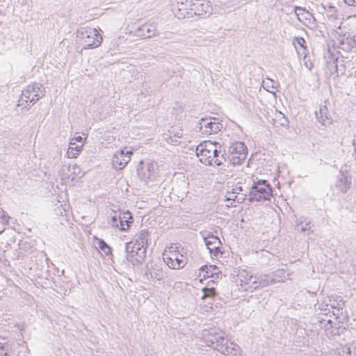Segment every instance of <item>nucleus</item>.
Instances as JSON below:
<instances>
[{
	"mask_svg": "<svg viewBox=\"0 0 356 356\" xmlns=\"http://www.w3.org/2000/svg\"><path fill=\"white\" fill-rule=\"evenodd\" d=\"M79 42L85 49H93L99 47L102 38L95 28L82 27L77 31Z\"/></svg>",
	"mask_w": 356,
	"mask_h": 356,
	"instance_id": "obj_1",
	"label": "nucleus"
},
{
	"mask_svg": "<svg viewBox=\"0 0 356 356\" xmlns=\"http://www.w3.org/2000/svg\"><path fill=\"white\" fill-rule=\"evenodd\" d=\"M179 10H187V13L193 16H204L211 13L212 8L207 0H184L181 2Z\"/></svg>",
	"mask_w": 356,
	"mask_h": 356,
	"instance_id": "obj_2",
	"label": "nucleus"
},
{
	"mask_svg": "<svg viewBox=\"0 0 356 356\" xmlns=\"http://www.w3.org/2000/svg\"><path fill=\"white\" fill-rule=\"evenodd\" d=\"M272 188L266 180H259L254 183L249 191L250 201L261 202L270 200L272 196Z\"/></svg>",
	"mask_w": 356,
	"mask_h": 356,
	"instance_id": "obj_3",
	"label": "nucleus"
},
{
	"mask_svg": "<svg viewBox=\"0 0 356 356\" xmlns=\"http://www.w3.org/2000/svg\"><path fill=\"white\" fill-rule=\"evenodd\" d=\"M202 337L207 346H212L218 352L227 338L224 331L216 327L204 330Z\"/></svg>",
	"mask_w": 356,
	"mask_h": 356,
	"instance_id": "obj_4",
	"label": "nucleus"
},
{
	"mask_svg": "<svg viewBox=\"0 0 356 356\" xmlns=\"http://www.w3.org/2000/svg\"><path fill=\"white\" fill-rule=\"evenodd\" d=\"M45 95L44 86L39 83L29 84L22 90L20 101L34 104Z\"/></svg>",
	"mask_w": 356,
	"mask_h": 356,
	"instance_id": "obj_5",
	"label": "nucleus"
},
{
	"mask_svg": "<svg viewBox=\"0 0 356 356\" xmlns=\"http://www.w3.org/2000/svg\"><path fill=\"white\" fill-rule=\"evenodd\" d=\"M145 247H140L136 243H127L125 245V252L127 253V259L134 266H138L143 263L146 257Z\"/></svg>",
	"mask_w": 356,
	"mask_h": 356,
	"instance_id": "obj_6",
	"label": "nucleus"
},
{
	"mask_svg": "<svg viewBox=\"0 0 356 356\" xmlns=\"http://www.w3.org/2000/svg\"><path fill=\"white\" fill-rule=\"evenodd\" d=\"M227 161L234 165H240L247 156V147L242 142L232 143L227 152Z\"/></svg>",
	"mask_w": 356,
	"mask_h": 356,
	"instance_id": "obj_7",
	"label": "nucleus"
},
{
	"mask_svg": "<svg viewBox=\"0 0 356 356\" xmlns=\"http://www.w3.org/2000/svg\"><path fill=\"white\" fill-rule=\"evenodd\" d=\"M255 276L250 271L245 269L238 270L235 282L239 286L240 290L252 292L255 290Z\"/></svg>",
	"mask_w": 356,
	"mask_h": 356,
	"instance_id": "obj_8",
	"label": "nucleus"
},
{
	"mask_svg": "<svg viewBox=\"0 0 356 356\" xmlns=\"http://www.w3.org/2000/svg\"><path fill=\"white\" fill-rule=\"evenodd\" d=\"M163 259L170 268L175 270L183 268L188 261L186 252L179 251L175 253H163Z\"/></svg>",
	"mask_w": 356,
	"mask_h": 356,
	"instance_id": "obj_9",
	"label": "nucleus"
},
{
	"mask_svg": "<svg viewBox=\"0 0 356 356\" xmlns=\"http://www.w3.org/2000/svg\"><path fill=\"white\" fill-rule=\"evenodd\" d=\"M213 147L214 143L211 141H204L196 147V155L202 163L211 165Z\"/></svg>",
	"mask_w": 356,
	"mask_h": 356,
	"instance_id": "obj_10",
	"label": "nucleus"
},
{
	"mask_svg": "<svg viewBox=\"0 0 356 356\" xmlns=\"http://www.w3.org/2000/svg\"><path fill=\"white\" fill-rule=\"evenodd\" d=\"M222 127V124L218 122V120L216 118H202L196 127V129L203 134L209 135L218 133Z\"/></svg>",
	"mask_w": 356,
	"mask_h": 356,
	"instance_id": "obj_11",
	"label": "nucleus"
},
{
	"mask_svg": "<svg viewBox=\"0 0 356 356\" xmlns=\"http://www.w3.org/2000/svg\"><path fill=\"white\" fill-rule=\"evenodd\" d=\"M321 13L326 17L327 23L334 29H340L342 24V17L337 8L332 6H321Z\"/></svg>",
	"mask_w": 356,
	"mask_h": 356,
	"instance_id": "obj_12",
	"label": "nucleus"
},
{
	"mask_svg": "<svg viewBox=\"0 0 356 356\" xmlns=\"http://www.w3.org/2000/svg\"><path fill=\"white\" fill-rule=\"evenodd\" d=\"M141 166L138 168V175L140 179L147 181L156 177L158 172L156 162H141Z\"/></svg>",
	"mask_w": 356,
	"mask_h": 356,
	"instance_id": "obj_13",
	"label": "nucleus"
},
{
	"mask_svg": "<svg viewBox=\"0 0 356 356\" xmlns=\"http://www.w3.org/2000/svg\"><path fill=\"white\" fill-rule=\"evenodd\" d=\"M132 152L122 149L117 152L112 159V164L115 169L121 170L125 167L130 160Z\"/></svg>",
	"mask_w": 356,
	"mask_h": 356,
	"instance_id": "obj_14",
	"label": "nucleus"
},
{
	"mask_svg": "<svg viewBox=\"0 0 356 356\" xmlns=\"http://www.w3.org/2000/svg\"><path fill=\"white\" fill-rule=\"evenodd\" d=\"M214 154H212L211 165L220 166L227 161V154L222 146L218 142H214Z\"/></svg>",
	"mask_w": 356,
	"mask_h": 356,
	"instance_id": "obj_15",
	"label": "nucleus"
},
{
	"mask_svg": "<svg viewBox=\"0 0 356 356\" xmlns=\"http://www.w3.org/2000/svg\"><path fill=\"white\" fill-rule=\"evenodd\" d=\"M351 186V177L347 170H340L335 186L342 193H346Z\"/></svg>",
	"mask_w": 356,
	"mask_h": 356,
	"instance_id": "obj_16",
	"label": "nucleus"
},
{
	"mask_svg": "<svg viewBox=\"0 0 356 356\" xmlns=\"http://www.w3.org/2000/svg\"><path fill=\"white\" fill-rule=\"evenodd\" d=\"M219 352L227 356H241L242 350L237 343L227 338Z\"/></svg>",
	"mask_w": 356,
	"mask_h": 356,
	"instance_id": "obj_17",
	"label": "nucleus"
},
{
	"mask_svg": "<svg viewBox=\"0 0 356 356\" xmlns=\"http://www.w3.org/2000/svg\"><path fill=\"white\" fill-rule=\"evenodd\" d=\"M135 35L144 38L154 37L157 35L156 26L153 23L143 24L136 30Z\"/></svg>",
	"mask_w": 356,
	"mask_h": 356,
	"instance_id": "obj_18",
	"label": "nucleus"
},
{
	"mask_svg": "<svg viewBox=\"0 0 356 356\" xmlns=\"http://www.w3.org/2000/svg\"><path fill=\"white\" fill-rule=\"evenodd\" d=\"M205 245H207V248L209 250V252L211 254H214V255H216L218 252H220V247L222 245V243L220 242V238L214 236L213 234H208V236H205L204 238Z\"/></svg>",
	"mask_w": 356,
	"mask_h": 356,
	"instance_id": "obj_19",
	"label": "nucleus"
},
{
	"mask_svg": "<svg viewBox=\"0 0 356 356\" xmlns=\"http://www.w3.org/2000/svg\"><path fill=\"white\" fill-rule=\"evenodd\" d=\"M146 275L154 281H161L167 277V273L161 266L154 264L147 268Z\"/></svg>",
	"mask_w": 356,
	"mask_h": 356,
	"instance_id": "obj_20",
	"label": "nucleus"
},
{
	"mask_svg": "<svg viewBox=\"0 0 356 356\" xmlns=\"http://www.w3.org/2000/svg\"><path fill=\"white\" fill-rule=\"evenodd\" d=\"M316 117L318 122L323 126H329L332 122L331 115L325 106H321L319 111H316Z\"/></svg>",
	"mask_w": 356,
	"mask_h": 356,
	"instance_id": "obj_21",
	"label": "nucleus"
},
{
	"mask_svg": "<svg viewBox=\"0 0 356 356\" xmlns=\"http://www.w3.org/2000/svg\"><path fill=\"white\" fill-rule=\"evenodd\" d=\"M79 171L80 168L76 164L72 165H63L61 170L62 179H68L73 181Z\"/></svg>",
	"mask_w": 356,
	"mask_h": 356,
	"instance_id": "obj_22",
	"label": "nucleus"
},
{
	"mask_svg": "<svg viewBox=\"0 0 356 356\" xmlns=\"http://www.w3.org/2000/svg\"><path fill=\"white\" fill-rule=\"evenodd\" d=\"M168 132V138H165L167 142L174 145L179 144L180 143L179 139L183 136V130L178 127H172Z\"/></svg>",
	"mask_w": 356,
	"mask_h": 356,
	"instance_id": "obj_23",
	"label": "nucleus"
},
{
	"mask_svg": "<svg viewBox=\"0 0 356 356\" xmlns=\"http://www.w3.org/2000/svg\"><path fill=\"white\" fill-rule=\"evenodd\" d=\"M256 282H254L255 290L259 288H263L267 286L270 284H273V277L270 275V274L267 275H261L259 276H255Z\"/></svg>",
	"mask_w": 356,
	"mask_h": 356,
	"instance_id": "obj_24",
	"label": "nucleus"
},
{
	"mask_svg": "<svg viewBox=\"0 0 356 356\" xmlns=\"http://www.w3.org/2000/svg\"><path fill=\"white\" fill-rule=\"evenodd\" d=\"M149 233L148 231L143 229L141 230L134 238L131 243H136L140 245V247H147V241L149 240Z\"/></svg>",
	"mask_w": 356,
	"mask_h": 356,
	"instance_id": "obj_25",
	"label": "nucleus"
},
{
	"mask_svg": "<svg viewBox=\"0 0 356 356\" xmlns=\"http://www.w3.org/2000/svg\"><path fill=\"white\" fill-rule=\"evenodd\" d=\"M12 350V343L6 338L0 337V356H10Z\"/></svg>",
	"mask_w": 356,
	"mask_h": 356,
	"instance_id": "obj_26",
	"label": "nucleus"
},
{
	"mask_svg": "<svg viewBox=\"0 0 356 356\" xmlns=\"http://www.w3.org/2000/svg\"><path fill=\"white\" fill-rule=\"evenodd\" d=\"M83 146V143L76 144L75 142H70L67 152V157L70 159L76 158L81 152Z\"/></svg>",
	"mask_w": 356,
	"mask_h": 356,
	"instance_id": "obj_27",
	"label": "nucleus"
},
{
	"mask_svg": "<svg viewBox=\"0 0 356 356\" xmlns=\"http://www.w3.org/2000/svg\"><path fill=\"white\" fill-rule=\"evenodd\" d=\"M334 355L336 356H356V346L353 350L347 346H341L336 348Z\"/></svg>",
	"mask_w": 356,
	"mask_h": 356,
	"instance_id": "obj_28",
	"label": "nucleus"
},
{
	"mask_svg": "<svg viewBox=\"0 0 356 356\" xmlns=\"http://www.w3.org/2000/svg\"><path fill=\"white\" fill-rule=\"evenodd\" d=\"M270 275L273 277V280H275L273 281L274 284L282 282L289 276V275L287 274L284 269H278L270 273Z\"/></svg>",
	"mask_w": 356,
	"mask_h": 356,
	"instance_id": "obj_29",
	"label": "nucleus"
},
{
	"mask_svg": "<svg viewBox=\"0 0 356 356\" xmlns=\"http://www.w3.org/2000/svg\"><path fill=\"white\" fill-rule=\"evenodd\" d=\"M277 85V82L269 78H267L266 81L264 80L262 81L263 88L269 92H271L273 94H275Z\"/></svg>",
	"mask_w": 356,
	"mask_h": 356,
	"instance_id": "obj_30",
	"label": "nucleus"
},
{
	"mask_svg": "<svg viewBox=\"0 0 356 356\" xmlns=\"http://www.w3.org/2000/svg\"><path fill=\"white\" fill-rule=\"evenodd\" d=\"M341 44L343 46L342 49L346 51H350L353 47L356 46L355 36L351 38L348 36L342 39Z\"/></svg>",
	"mask_w": 356,
	"mask_h": 356,
	"instance_id": "obj_31",
	"label": "nucleus"
},
{
	"mask_svg": "<svg viewBox=\"0 0 356 356\" xmlns=\"http://www.w3.org/2000/svg\"><path fill=\"white\" fill-rule=\"evenodd\" d=\"M245 196H246V193H242L241 196L237 195L236 193H233V191H228L226 193L225 198L227 200H232L237 203H242L245 200Z\"/></svg>",
	"mask_w": 356,
	"mask_h": 356,
	"instance_id": "obj_32",
	"label": "nucleus"
},
{
	"mask_svg": "<svg viewBox=\"0 0 356 356\" xmlns=\"http://www.w3.org/2000/svg\"><path fill=\"white\" fill-rule=\"evenodd\" d=\"M128 218H131L130 213H124L123 217L121 218L120 222H119L118 228L122 231L127 230L130 224L132 223V221L127 220Z\"/></svg>",
	"mask_w": 356,
	"mask_h": 356,
	"instance_id": "obj_33",
	"label": "nucleus"
},
{
	"mask_svg": "<svg viewBox=\"0 0 356 356\" xmlns=\"http://www.w3.org/2000/svg\"><path fill=\"white\" fill-rule=\"evenodd\" d=\"M296 229L299 232H308L307 234L313 232L310 222H306L305 225H303L302 222H300V223L296 222Z\"/></svg>",
	"mask_w": 356,
	"mask_h": 356,
	"instance_id": "obj_34",
	"label": "nucleus"
},
{
	"mask_svg": "<svg viewBox=\"0 0 356 356\" xmlns=\"http://www.w3.org/2000/svg\"><path fill=\"white\" fill-rule=\"evenodd\" d=\"M97 245L99 248L104 252L106 255H111V248L103 240L98 239Z\"/></svg>",
	"mask_w": 356,
	"mask_h": 356,
	"instance_id": "obj_35",
	"label": "nucleus"
},
{
	"mask_svg": "<svg viewBox=\"0 0 356 356\" xmlns=\"http://www.w3.org/2000/svg\"><path fill=\"white\" fill-rule=\"evenodd\" d=\"M201 270L206 272L207 277H213L218 273V268L216 266L211 265L209 266H204L201 267Z\"/></svg>",
	"mask_w": 356,
	"mask_h": 356,
	"instance_id": "obj_36",
	"label": "nucleus"
},
{
	"mask_svg": "<svg viewBox=\"0 0 356 356\" xmlns=\"http://www.w3.org/2000/svg\"><path fill=\"white\" fill-rule=\"evenodd\" d=\"M204 295L202 296V298L204 299L206 298L209 297H214L216 294V289L213 287L211 288H207L204 287L203 289Z\"/></svg>",
	"mask_w": 356,
	"mask_h": 356,
	"instance_id": "obj_37",
	"label": "nucleus"
},
{
	"mask_svg": "<svg viewBox=\"0 0 356 356\" xmlns=\"http://www.w3.org/2000/svg\"><path fill=\"white\" fill-rule=\"evenodd\" d=\"M330 305L332 308L340 309L345 305V302L341 297H339V300H333V303H330Z\"/></svg>",
	"mask_w": 356,
	"mask_h": 356,
	"instance_id": "obj_38",
	"label": "nucleus"
},
{
	"mask_svg": "<svg viewBox=\"0 0 356 356\" xmlns=\"http://www.w3.org/2000/svg\"><path fill=\"white\" fill-rule=\"evenodd\" d=\"M305 43V40L302 37H296L293 40V44L295 47H297V45L304 47V44Z\"/></svg>",
	"mask_w": 356,
	"mask_h": 356,
	"instance_id": "obj_39",
	"label": "nucleus"
},
{
	"mask_svg": "<svg viewBox=\"0 0 356 356\" xmlns=\"http://www.w3.org/2000/svg\"><path fill=\"white\" fill-rule=\"evenodd\" d=\"M121 218L122 217L120 215H118V216L115 215V216H112V218H111L112 226L118 228V224H119V222H120Z\"/></svg>",
	"mask_w": 356,
	"mask_h": 356,
	"instance_id": "obj_40",
	"label": "nucleus"
},
{
	"mask_svg": "<svg viewBox=\"0 0 356 356\" xmlns=\"http://www.w3.org/2000/svg\"><path fill=\"white\" fill-rule=\"evenodd\" d=\"M179 250H178V247L171 245L170 247H168L165 249V251L163 253H175L177 252Z\"/></svg>",
	"mask_w": 356,
	"mask_h": 356,
	"instance_id": "obj_41",
	"label": "nucleus"
},
{
	"mask_svg": "<svg viewBox=\"0 0 356 356\" xmlns=\"http://www.w3.org/2000/svg\"><path fill=\"white\" fill-rule=\"evenodd\" d=\"M233 193H236L237 195L241 196L242 192L243 191V188L241 186H236L232 188Z\"/></svg>",
	"mask_w": 356,
	"mask_h": 356,
	"instance_id": "obj_42",
	"label": "nucleus"
},
{
	"mask_svg": "<svg viewBox=\"0 0 356 356\" xmlns=\"http://www.w3.org/2000/svg\"><path fill=\"white\" fill-rule=\"evenodd\" d=\"M83 138L82 136H78L76 137H74L73 138L70 142H75L76 143V142L79 143L80 144L83 143Z\"/></svg>",
	"mask_w": 356,
	"mask_h": 356,
	"instance_id": "obj_43",
	"label": "nucleus"
},
{
	"mask_svg": "<svg viewBox=\"0 0 356 356\" xmlns=\"http://www.w3.org/2000/svg\"><path fill=\"white\" fill-rule=\"evenodd\" d=\"M344 2L349 6L356 7V0H344Z\"/></svg>",
	"mask_w": 356,
	"mask_h": 356,
	"instance_id": "obj_44",
	"label": "nucleus"
},
{
	"mask_svg": "<svg viewBox=\"0 0 356 356\" xmlns=\"http://www.w3.org/2000/svg\"><path fill=\"white\" fill-rule=\"evenodd\" d=\"M352 145L354 147V152H353V156L355 157V159H356V139L354 138L353 140H352Z\"/></svg>",
	"mask_w": 356,
	"mask_h": 356,
	"instance_id": "obj_45",
	"label": "nucleus"
},
{
	"mask_svg": "<svg viewBox=\"0 0 356 356\" xmlns=\"http://www.w3.org/2000/svg\"><path fill=\"white\" fill-rule=\"evenodd\" d=\"M216 40V38L211 35V36H208V37H206L205 39H204V41L205 42H214Z\"/></svg>",
	"mask_w": 356,
	"mask_h": 356,
	"instance_id": "obj_46",
	"label": "nucleus"
},
{
	"mask_svg": "<svg viewBox=\"0 0 356 356\" xmlns=\"http://www.w3.org/2000/svg\"><path fill=\"white\" fill-rule=\"evenodd\" d=\"M2 213L3 214L1 216V218L2 219V222H8V219L10 218V217H6L5 215H4V211H2Z\"/></svg>",
	"mask_w": 356,
	"mask_h": 356,
	"instance_id": "obj_47",
	"label": "nucleus"
},
{
	"mask_svg": "<svg viewBox=\"0 0 356 356\" xmlns=\"http://www.w3.org/2000/svg\"><path fill=\"white\" fill-rule=\"evenodd\" d=\"M297 10H299V11H305V9H304V8H302L297 7V6H296V12Z\"/></svg>",
	"mask_w": 356,
	"mask_h": 356,
	"instance_id": "obj_48",
	"label": "nucleus"
},
{
	"mask_svg": "<svg viewBox=\"0 0 356 356\" xmlns=\"http://www.w3.org/2000/svg\"><path fill=\"white\" fill-rule=\"evenodd\" d=\"M327 323H332V321L330 320H328Z\"/></svg>",
	"mask_w": 356,
	"mask_h": 356,
	"instance_id": "obj_49",
	"label": "nucleus"
}]
</instances>
